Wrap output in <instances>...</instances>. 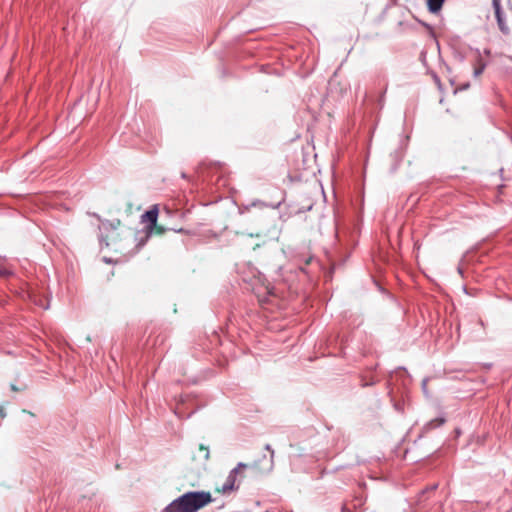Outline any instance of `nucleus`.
Masks as SVG:
<instances>
[{"label": "nucleus", "instance_id": "nucleus-1", "mask_svg": "<svg viewBox=\"0 0 512 512\" xmlns=\"http://www.w3.org/2000/svg\"><path fill=\"white\" fill-rule=\"evenodd\" d=\"M212 501L208 491L187 492L173 500L163 512H198Z\"/></svg>", "mask_w": 512, "mask_h": 512}, {"label": "nucleus", "instance_id": "nucleus-2", "mask_svg": "<svg viewBox=\"0 0 512 512\" xmlns=\"http://www.w3.org/2000/svg\"><path fill=\"white\" fill-rule=\"evenodd\" d=\"M158 207L154 205L151 209L141 215V222L146 224L143 230L135 234L136 250L139 251L154 233L158 219Z\"/></svg>", "mask_w": 512, "mask_h": 512}, {"label": "nucleus", "instance_id": "nucleus-3", "mask_svg": "<svg viewBox=\"0 0 512 512\" xmlns=\"http://www.w3.org/2000/svg\"><path fill=\"white\" fill-rule=\"evenodd\" d=\"M247 467L248 466L245 463H238V465L230 471L225 482L223 483L221 488L218 489V491L221 492L222 494H230L231 492L238 490L242 482V479L244 478L243 471Z\"/></svg>", "mask_w": 512, "mask_h": 512}, {"label": "nucleus", "instance_id": "nucleus-4", "mask_svg": "<svg viewBox=\"0 0 512 512\" xmlns=\"http://www.w3.org/2000/svg\"><path fill=\"white\" fill-rule=\"evenodd\" d=\"M493 6H494V9H495V17H496L499 29L501 30L502 33L508 34L509 33V27L507 26V24H506V22H505V20L503 18V14H502V11H501L500 3H495V5H493Z\"/></svg>", "mask_w": 512, "mask_h": 512}, {"label": "nucleus", "instance_id": "nucleus-5", "mask_svg": "<svg viewBox=\"0 0 512 512\" xmlns=\"http://www.w3.org/2000/svg\"><path fill=\"white\" fill-rule=\"evenodd\" d=\"M121 225V221L119 219H116L114 221L105 220L101 224V228L105 231H115L118 229V227Z\"/></svg>", "mask_w": 512, "mask_h": 512}, {"label": "nucleus", "instance_id": "nucleus-6", "mask_svg": "<svg viewBox=\"0 0 512 512\" xmlns=\"http://www.w3.org/2000/svg\"><path fill=\"white\" fill-rule=\"evenodd\" d=\"M445 0H427L428 9L432 13L438 12Z\"/></svg>", "mask_w": 512, "mask_h": 512}, {"label": "nucleus", "instance_id": "nucleus-7", "mask_svg": "<svg viewBox=\"0 0 512 512\" xmlns=\"http://www.w3.org/2000/svg\"><path fill=\"white\" fill-rule=\"evenodd\" d=\"M265 295L264 296H261L259 293H257V297L259 299V302L261 304H264V303H267L269 302V298L270 297H274V291H273V288H270V287H266L265 288Z\"/></svg>", "mask_w": 512, "mask_h": 512}, {"label": "nucleus", "instance_id": "nucleus-8", "mask_svg": "<svg viewBox=\"0 0 512 512\" xmlns=\"http://www.w3.org/2000/svg\"><path fill=\"white\" fill-rule=\"evenodd\" d=\"M485 67H486V64L481 59H478V63L474 67V76L475 77L480 76L483 73Z\"/></svg>", "mask_w": 512, "mask_h": 512}, {"label": "nucleus", "instance_id": "nucleus-9", "mask_svg": "<svg viewBox=\"0 0 512 512\" xmlns=\"http://www.w3.org/2000/svg\"><path fill=\"white\" fill-rule=\"evenodd\" d=\"M265 449L268 450L271 455H270V459L267 461V465L265 467L266 470H271L272 467H273V457H274V451L272 450L271 446L269 444H267L265 446Z\"/></svg>", "mask_w": 512, "mask_h": 512}, {"label": "nucleus", "instance_id": "nucleus-10", "mask_svg": "<svg viewBox=\"0 0 512 512\" xmlns=\"http://www.w3.org/2000/svg\"><path fill=\"white\" fill-rule=\"evenodd\" d=\"M444 423H445V418H442V417L435 418L428 423V426L430 428H437V427H440L441 425H443Z\"/></svg>", "mask_w": 512, "mask_h": 512}, {"label": "nucleus", "instance_id": "nucleus-11", "mask_svg": "<svg viewBox=\"0 0 512 512\" xmlns=\"http://www.w3.org/2000/svg\"><path fill=\"white\" fill-rule=\"evenodd\" d=\"M164 231H165V229L163 227L157 226V225H156V228L154 229V233H156V234H163Z\"/></svg>", "mask_w": 512, "mask_h": 512}, {"label": "nucleus", "instance_id": "nucleus-12", "mask_svg": "<svg viewBox=\"0 0 512 512\" xmlns=\"http://www.w3.org/2000/svg\"><path fill=\"white\" fill-rule=\"evenodd\" d=\"M0 274L1 275H6V271L5 270H0Z\"/></svg>", "mask_w": 512, "mask_h": 512}, {"label": "nucleus", "instance_id": "nucleus-13", "mask_svg": "<svg viewBox=\"0 0 512 512\" xmlns=\"http://www.w3.org/2000/svg\"><path fill=\"white\" fill-rule=\"evenodd\" d=\"M495 3H500L499 0H493V5H495Z\"/></svg>", "mask_w": 512, "mask_h": 512}, {"label": "nucleus", "instance_id": "nucleus-14", "mask_svg": "<svg viewBox=\"0 0 512 512\" xmlns=\"http://www.w3.org/2000/svg\"><path fill=\"white\" fill-rule=\"evenodd\" d=\"M12 390L17 391L16 386L12 385Z\"/></svg>", "mask_w": 512, "mask_h": 512}, {"label": "nucleus", "instance_id": "nucleus-15", "mask_svg": "<svg viewBox=\"0 0 512 512\" xmlns=\"http://www.w3.org/2000/svg\"><path fill=\"white\" fill-rule=\"evenodd\" d=\"M205 450H206V458H208V456H209V452H208V450H207V449H205Z\"/></svg>", "mask_w": 512, "mask_h": 512}]
</instances>
